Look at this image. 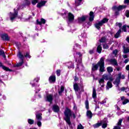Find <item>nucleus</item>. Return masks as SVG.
Listing matches in <instances>:
<instances>
[{"mask_svg": "<svg viewBox=\"0 0 129 129\" xmlns=\"http://www.w3.org/2000/svg\"><path fill=\"white\" fill-rule=\"evenodd\" d=\"M98 67L100 68V72L102 73L105 72V70H104V57H101L97 64H92V71H96L98 70Z\"/></svg>", "mask_w": 129, "mask_h": 129, "instance_id": "nucleus-1", "label": "nucleus"}, {"mask_svg": "<svg viewBox=\"0 0 129 129\" xmlns=\"http://www.w3.org/2000/svg\"><path fill=\"white\" fill-rule=\"evenodd\" d=\"M64 119L66 121V122L69 124V125H71V121L70 117L73 115L74 118H75L76 116H75V114L74 113L72 112V111H71V109L66 108L64 111Z\"/></svg>", "mask_w": 129, "mask_h": 129, "instance_id": "nucleus-2", "label": "nucleus"}, {"mask_svg": "<svg viewBox=\"0 0 129 129\" xmlns=\"http://www.w3.org/2000/svg\"><path fill=\"white\" fill-rule=\"evenodd\" d=\"M124 78H125L124 75H122L121 73L118 74L117 78L113 83L114 84L116 85V87H118V85L120 83V79H124Z\"/></svg>", "mask_w": 129, "mask_h": 129, "instance_id": "nucleus-3", "label": "nucleus"}, {"mask_svg": "<svg viewBox=\"0 0 129 129\" xmlns=\"http://www.w3.org/2000/svg\"><path fill=\"white\" fill-rule=\"evenodd\" d=\"M17 56L19 57L20 59H21V62L18 63L15 67H20V66H22V65L24 64V55L22 54V52H21L20 51H19L17 54Z\"/></svg>", "mask_w": 129, "mask_h": 129, "instance_id": "nucleus-4", "label": "nucleus"}, {"mask_svg": "<svg viewBox=\"0 0 129 129\" xmlns=\"http://www.w3.org/2000/svg\"><path fill=\"white\" fill-rule=\"evenodd\" d=\"M17 17H18V11L14 9V13H12V12L10 13V17L11 21H14Z\"/></svg>", "mask_w": 129, "mask_h": 129, "instance_id": "nucleus-5", "label": "nucleus"}, {"mask_svg": "<svg viewBox=\"0 0 129 129\" xmlns=\"http://www.w3.org/2000/svg\"><path fill=\"white\" fill-rule=\"evenodd\" d=\"M42 114H36V119H37V120H38L37 121V125L38 126L41 127L42 126V122H41L40 121V120H42Z\"/></svg>", "mask_w": 129, "mask_h": 129, "instance_id": "nucleus-6", "label": "nucleus"}, {"mask_svg": "<svg viewBox=\"0 0 129 129\" xmlns=\"http://www.w3.org/2000/svg\"><path fill=\"white\" fill-rule=\"evenodd\" d=\"M126 8V6L125 5H122L119 6L118 7L114 6L112 9L113 10H116L117 11H121V10H123V9H125Z\"/></svg>", "mask_w": 129, "mask_h": 129, "instance_id": "nucleus-7", "label": "nucleus"}, {"mask_svg": "<svg viewBox=\"0 0 129 129\" xmlns=\"http://www.w3.org/2000/svg\"><path fill=\"white\" fill-rule=\"evenodd\" d=\"M109 62L111 63L113 66H117L118 65V63H117V61L115 59H110L109 60Z\"/></svg>", "mask_w": 129, "mask_h": 129, "instance_id": "nucleus-8", "label": "nucleus"}, {"mask_svg": "<svg viewBox=\"0 0 129 129\" xmlns=\"http://www.w3.org/2000/svg\"><path fill=\"white\" fill-rule=\"evenodd\" d=\"M102 26H103V24L102 23L101 21L96 22L95 24V27L96 29H98V30H100V27H102Z\"/></svg>", "mask_w": 129, "mask_h": 129, "instance_id": "nucleus-9", "label": "nucleus"}, {"mask_svg": "<svg viewBox=\"0 0 129 129\" xmlns=\"http://www.w3.org/2000/svg\"><path fill=\"white\" fill-rule=\"evenodd\" d=\"M46 101L50 102V103L53 101V95L51 94H48L46 95Z\"/></svg>", "mask_w": 129, "mask_h": 129, "instance_id": "nucleus-10", "label": "nucleus"}, {"mask_svg": "<svg viewBox=\"0 0 129 129\" xmlns=\"http://www.w3.org/2000/svg\"><path fill=\"white\" fill-rule=\"evenodd\" d=\"M121 100L122 101V103L123 105L126 104V103H128L129 100L127 99H125L124 96L121 97Z\"/></svg>", "mask_w": 129, "mask_h": 129, "instance_id": "nucleus-11", "label": "nucleus"}, {"mask_svg": "<svg viewBox=\"0 0 129 129\" xmlns=\"http://www.w3.org/2000/svg\"><path fill=\"white\" fill-rule=\"evenodd\" d=\"M52 110L54 112H58L59 110H60V108H59V106L57 105H53L52 106Z\"/></svg>", "mask_w": 129, "mask_h": 129, "instance_id": "nucleus-12", "label": "nucleus"}, {"mask_svg": "<svg viewBox=\"0 0 129 129\" xmlns=\"http://www.w3.org/2000/svg\"><path fill=\"white\" fill-rule=\"evenodd\" d=\"M69 21V22H73L74 21V15L71 13H69L68 14Z\"/></svg>", "mask_w": 129, "mask_h": 129, "instance_id": "nucleus-13", "label": "nucleus"}, {"mask_svg": "<svg viewBox=\"0 0 129 129\" xmlns=\"http://www.w3.org/2000/svg\"><path fill=\"white\" fill-rule=\"evenodd\" d=\"M46 5V1H40V3H38L37 5V8H42V7H44Z\"/></svg>", "mask_w": 129, "mask_h": 129, "instance_id": "nucleus-14", "label": "nucleus"}, {"mask_svg": "<svg viewBox=\"0 0 129 129\" xmlns=\"http://www.w3.org/2000/svg\"><path fill=\"white\" fill-rule=\"evenodd\" d=\"M86 18H87V16H82V17H79L78 18L79 23H83L86 20Z\"/></svg>", "mask_w": 129, "mask_h": 129, "instance_id": "nucleus-15", "label": "nucleus"}, {"mask_svg": "<svg viewBox=\"0 0 129 129\" xmlns=\"http://www.w3.org/2000/svg\"><path fill=\"white\" fill-rule=\"evenodd\" d=\"M1 38L3 39V40H4L5 41H9L10 38H9V36L7 34H4L1 35Z\"/></svg>", "mask_w": 129, "mask_h": 129, "instance_id": "nucleus-16", "label": "nucleus"}, {"mask_svg": "<svg viewBox=\"0 0 129 129\" xmlns=\"http://www.w3.org/2000/svg\"><path fill=\"white\" fill-rule=\"evenodd\" d=\"M0 67H2V69H3V70H5V71H10V72L12 71V70L9 69V68L5 66H3L2 62H0Z\"/></svg>", "mask_w": 129, "mask_h": 129, "instance_id": "nucleus-17", "label": "nucleus"}, {"mask_svg": "<svg viewBox=\"0 0 129 129\" xmlns=\"http://www.w3.org/2000/svg\"><path fill=\"white\" fill-rule=\"evenodd\" d=\"M69 69H74V63L72 62H70L67 64Z\"/></svg>", "mask_w": 129, "mask_h": 129, "instance_id": "nucleus-18", "label": "nucleus"}, {"mask_svg": "<svg viewBox=\"0 0 129 129\" xmlns=\"http://www.w3.org/2000/svg\"><path fill=\"white\" fill-rule=\"evenodd\" d=\"M37 23L38 25H41L42 24H43V25H45V24H46V20L42 18L41 19V21H39V19H37Z\"/></svg>", "mask_w": 129, "mask_h": 129, "instance_id": "nucleus-19", "label": "nucleus"}, {"mask_svg": "<svg viewBox=\"0 0 129 129\" xmlns=\"http://www.w3.org/2000/svg\"><path fill=\"white\" fill-rule=\"evenodd\" d=\"M49 82H55L56 81V76L55 75L51 76L49 78Z\"/></svg>", "mask_w": 129, "mask_h": 129, "instance_id": "nucleus-20", "label": "nucleus"}, {"mask_svg": "<svg viewBox=\"0 0 129 129\" xmlns=\"http://www.w3.org/2000/svg\"><path fill=\"white\" fill-rule=\"evenodd\" d=\"M102 123H103V121H101L100 122H98L96 124H95L93 125L94 128H97V127H99V126L102 125Z\"/></svg>", "mask_w": 129, "mask_h": 129, "instance_id": "nucleus-21", "label": "nucleus"}, {"mask_svg": "<svg viewBox=\"0 0 129 129\" xmlns=\"http://www.w3.org/2000/svg\"><path fill=\"white\" fill-rule=\"evenodd\" d=\"M99 85L101 87H104V80L103 79H99L98 80Z\"/></svg>", "mask_w": 129, "mask_h": 129, "instance_id": "nucleus-22", "label": "nucleus"}, {"mask_svg": "<svg viewBox=\"0 0 129 129\" xmlns=\"http://www.w3.org/2000/svg\"><path fill=\"white\" fill-rule=\"evenodd\" d=\"M123 53L126 54L129 52V47H125V46H123Z\"/></svg>", "mask_w": 129, "mask_h": 129, "instance_id": "nucleus-23", "label": "nucleus"}, {"mask_svg": "<svg viewBox=\"0 0 129 129\" xmlns=\"http://www.w3.org/2000/svg\"><path fill=\"white\" fill-rule=\"evenodd\" d=\"M93 20H94V15L92 12H90L89 21L92 22Z\"/></svg>", "mask_w": 129, "mask_h": 129, "instance_id": "nucleus-24", "label": "nucleus"}, {"mask_svg": "<svg viewBox=\"0 0 129 129\" xmlns=\"http://www.w3.org/2000/svg\"><path fill=\"white\" fill-rule=\"evenodd\" d=\"M102 51V47H101V44H99L97 47V52L100 54Z\"/></svg>", "mask_w": 129, "mask_h": 129, "instance_id": "nucleus-25", "label": "nucleus"}, {"mask_svg": "<svg viewBox=\"0 0 129 129\" xmlns=\"http://www.w3.org/2000/svg\"><path fill=\"white\" fill-rule=\"evenodd\" d=\"M87 116L88 118H92V112H91V111L88 110L87 111Z\"/></svg>", "mask_w": 129, "mask_h": 129, "instance_id": "nucleus-26", "label": "nucleus"}, {"mask_svg": "<svg viewBox=\"0 0 129 129\" xmlns=\"http://www.w3.org/2000/svg\"><path fill=\"white\" fill-rule=\"evenodd\" d=\"M121 33V29L118 30L117 33L115 34L114 37L116 39H117L119 36H120V33Z\"/></svg>", "mask_w": 129, "mask_h": 129, "instance_id": "nucleus-27", "label": "nucleus"}, {"mask_svg": "<svg viewBox=\"0 0 129 129\" xmlns=\"http://www.w3.org/2000/svg\"><path fill=\"white\" fill-rule=\"evenodd\" d=\"M129 28V26L128 25H123V26L122 27L121 29H122V31H123V32H126V30H127V29Z\"/></svg>", "mask_w": 129, "mask_h": 129, "instance_id": "nucleus-28", "label": "nucleus"}, {"mask_svg": "<svg viewBox=\"0 0 129 129\" xmlns=\"http://www.w3.org/2000/svg\"><path fill=\"white\" fill-rule=\"evenodd\" d=\"M74 90L76 91V92H77V91H78V90L80 89L79 88V86H78V84L76 83L74 85Z\"/></svg>", "mask_w": 129, "mask_h": 129, "instance_id": "nucleus-29", "label": "nucleus"}, {"mask_svg": "<svg viewBox=\"0 0 129 129\" xmlns=\"http://www.w3.org/2000/svg\"><path fill=\"white\" fill-rule=\"evenodd\" d=\"M111 87H112V84H111V82H108L106 86L107 90H108V89H109V88H111Z\"/></svg>", "mask_w": 129, "mask_h": 129, "instance_id": "nucleus-30", "label": "nucleus"}, {"mask_svg": "<svg viewBox=\"0 0 129 129\" xmlns=\"http://www.w3.org/2000/svg\"><path fill=\"white\" fill-rule=\"evenodd\" d=\"M92 97L94 99L96 98V90H95V88H94L93 89Z\"/></svg>", "mask_w": 129, "mask_h": 129, "instance_id": "nucleus-31", "label": "nucleus"}, {"mask_svg": "<svg viewBox=\"0 0 129 129\" xmlns=\"http://www.w3.org/2000/svg\"><path fill=\"white\" fill-rule=\"evenodd\" d=\"M82 0H75V5L76 7H78V6H80L81 5V2Z\"/></svg>", "mask_w": 129, "mask_h": 129, "instance_id": "nucleus-32", "label": "nucleus"}, {"mask_svg": "<svg viewBox=\"0 0 129 129\" xmlns=\"http://www.w3.org/2000/svg\"><path fill=\"white\" fill-rule=\"evenodd\" d=\"M85 105L86 109H89V102L88 101V99L86 100Z\"/></svg>", "mask_w": 129, "mask_h": 129, "instance_id": "nucleus-33", "label": "nucleus"}, {"mask_svg": "<svg viewBox=\"0 0 129 129\" xmlns=\"http://www.w3.org/2000/svg\"><path fill=\"white\" fill-rule=\"evenodd\" d=\"M101 79L103 80H108V76L107 74H104L102 76Z\"/></svg>", "mask_w": 129, "mask_h": 129, "instance_id": "nucleus-34", "label": "nucleus"}, {"mask_svg": "<svg viewBox=\"0 0 129 129\" xmlns=\"http://www.w3.org/2000/svg\"><path fill=\"white\" fill-rule=\"evenodd\" d=\"M108 19L106 18H104V19H103V20H102L101 21V22H102V24H105L106 23H107V22H108Z\"/></svg>", "mask_w": 129, "mask_h": 129, "instance_id": "nucleus-35", "label": "nucleus"}, {"mask_svg": "<svg viewBox=\"0 0 129 129\" xmlns=\"http://www.w3.org/2000/svg\"><path fill=\"white\" fill-rule=\"evenodd\" d=\"M103 123H102V128H105L107 126V123L106 122H104V120L102 121Z\"/></svg>", "mask_w": 129, "mask_h": 129, "instance_id": "nucleus-36", "label": "nucleus"}, {"mask_svg": "<svg viewBox=\"0 0 129 129\" xmlns=\"http://www.w3.org/2000/svg\"><path fill=\"white\" fill-rule=\"evenodd\" d=\"M107 72H108V73H111V72H112V71H113V69H112V67H109L107 68Z\"/></svg>", "mask_w": 129, "mask_h": 129, "instance_id": "nucleus-37", "label": "nucleus"}, {"mask_svg": "<svg viewBox=\"0 0 129 129\" xmlns=\"http://www.w3.org/2000/svg\"><path fill=\"white\" fill-rule=\"evenodd\" d=\"M95 49H96V47L93 48V49L89 50V53L91 55L92 54H94V52H95Z\"/></svg>", "mask_w": 129, "mask_h": 129, "instance_id": "nucleus-38", "label": "nucleus"}, {"mask_svg": "<svg viewBox=\"0 0 129 129\" xmlns=\"http://www.w3.org/2000/svg\"><path fill=\"white\" fill-rule=\"evenodd\" d=\"M24 58L25 57H28L30 59V58H31V55H30V52H26L25 54H24Z\"/></svg>", "mask_w": 129, "mask_h": 129, "instance_id": "nucleus-39", "label": "nucleus"}, {"mask_svg": "<svg viewBox=\"0 0 129 129\" xmlns=\"http://www.w3.org/2000/svg\"><path fill=\"white\" fill-rule=\"evenodd\" d=\"M64 91V86H61L60 87V90L59 91L58 93L59 94H61V93H62V92H63Z\"/></svg>", "mask_w": 129, "mask_h": 129, "instance_id": "nucleus-40", "label": "nucleus"}, {"mask_svg": "<svg viewBox=\"0 0 129 129\" xmlns=\"http://www.w3.org/2000/svg\"><path fill=\"white\" fill-rule=\"evenodd\" d=\"M105 41H106V39H105V37H102L99 41L100 42V43H104L105 42Z\"/></svg>", "mask_w": 129, "mask_h": 129, "instance_id": "nucleus-41", "label": "nucleus"}, {"mask_svg": "<svg viewBox=\"0 0 129 129\" xmlns=\"http://www.w3.org/2000/svg\"><path fill=\"white\" fill-rule=\"evenodd\" d=\"M28 121L29 124H33L34 123V120L32 119H29Z\"/></svg>", "mask_w": 129, "mask_h": 129, "instance_id": "nucleus-42", "label": "nucleus"}, {"mask_svg": "<svg viewBox=\"0 0 129 129\" xmlns=\"http://www.w3.org/2000/svg\"><path fill=\"white\" fill-rule=\"evenodd\" d=\"M77 129H84V127L81 124H79L78 125Z\"/></svg>", "mask_w": 129, "mask_h": 129, "instance_id": "nucleus-43", "label": "nucleus"}, {"mask_svg": "<svg viewBox=\"0 0 129 129\" xmlns=\"http://www.w3.org/2000/svg\"><path fill=\"white\" fill-rule=\"evenodd\" d=\"M103 49H108L109 47L107 44H103Z\"/></svg>", "mask_w": 129, "mask_h": 129, "instance_id": "nucleus-44", "label": "nucleus"}, {"mask_svg": "<svg viewBox=\"0 0 129 129\" xmlns=\"http://www.w3.org/2000/svg\"><path fill=\"white\" fill-rule=\"evenodd\" d=\"M31 3L33 5V6H35V5H36V4L38 3V0H32Z\"/></svg>", "mask_w": 129, "mask_h": 129, "instance_id": "nucleus-45", "label": "nucleus"}, {"mask_svg": "<svg viewBox=\"0 0 129 129\" xmlns=\"http://www.w3.org/2000/svg\"><path fill=\"white\" fill-rule=\"evenodd\" d=\"M60 73H61V71L60 70H57L56 71V75H57V76H60Z\"/></svg>", "mask_w": 129, "mask_h": 129, "instance_id": "nucleus-46", "label": "nucleus"}, {"mask_svg": "<svg viewBox=\"0 0 129 129\" xmlns=\"http://www.w3.org/2000/svg\"><path fill=\"white\" fill-rule=\"evenodd\" d=\"M101 104H104V103H106V99H105L104 100H103V101H102L100 102Z\"/></svg>", "mask_w": 129, "mask_h": 129, "instance_id": "nucleus-47", "label": "nucleus"}, {"mask_svg": "<svg viewBox=\"0 0 129 129\" xmlns=\"http://www.w3.org/2000/svg\"><path fill=\"white\" fill-rule=\"evenodd\" d=\"M126 17H127V18H129V11H126Z\"/></svg>", "mask_w": 129, "mask_h": 129, "instance_id": "nucleus-48", "label": "nucleus"}, {"mask_svg": "<svg viewBox=\"0 0 129 129\" xmlns=\"http://www.w3.org/2000/svg\"><path fill=\"white\" fill-rule=\"evenodd\" d=\"M128 61H129L128 58H126V59H125V60L123 62H124L125 64H126V63H127V62H128Z\"/></svg>", "mask_w": 129, "mask_h": 129, "instance_id": "nucleus-49", "label": "nucleus"}, {"mask_svg": "<svg viewBox=\"0 0 129 129\" xmlns=\"http://www.w3.org/2000/svg\"><path fill=\"white\" fill-rule=\"evenodd\" d=\"M40 80V78H36L34 79V81H36V82H38Z\"/></svg>", "mask_w": 129, "mask_h": 129, "instance_id": "nucleus-50", "label": "nucleus"}, {"mask_svg": "<svg viewBox=\"0 0 129 129\" xmlns=\"http://www.w3.org/2000/svg\"><path fill=\"white\" fill-rule=\"evenodd\" d=\"M126 88H125V87H122L120 89L121 91H124V90H126Z\"/></svg>", "mask_w": 129, "mask_h": 129, "instance_id": "nucleus-51", "label": "nucleus"}, {"mask_svg": "<svg viewBox=\"0 0 129 129\" xmlns=\"http://www.w3.org/2000/svg\"><path fill=\"white\" fill-rule=\"evenodd\" d=\"M122 57L124 58V59H126V58H127V55L126 54H124L122 55Z\"/></svg>", "mask_w": 129, "mask_h": 129, "instance_id": "nucleus-52", "label": "nucleus"}, {"mask_svg": "<svg viewBox=\"0 0 129 129\" xmlns=\"http://www.w3.org/2000/svg\"><path fill=\"white\" fill-rule=\"evenodd\" d=\"M124 4H129V0H124Z\"/></svg>", "mask_w": 129, "mask_h": 129, "instance_id": "nucleus-53", "label": "nucleus"}, {"mask_svg": "<svg viewBox=\"0 0 129 129\" xmlns=\"http://www.w3.org/2000/svg\"><path fill=\"white\" fill-rule=\"evenodd\" d=\"M116 70H117V71H120V70H121V68L117 67V68H116Z\"/></svg>", "mask_w": 129, "mask_h": 129, "instance_id": "nucleus-54", "label": "nucleus"}, {"mask_svg": "<svg viewBox=\"0 0 129 129\" xmlns=\"http://www.w3.org/2000/svg\"><path fill=\"white\" fill-rule=\"evenodd\" d=\"M113 54H115V55H116V54H117V50H115L113 51Z\"/></svg>", "mask_w": 129, "mask_h": 129, "instance_id": "nucleus-55", "label": "nucleus"}, {"mask_svg": "<svg viewBox=\"0 0 129 129\" xmlns=\"http://www.w3.org/2000/svg\"><path fill=\"white\" fill-rule=\"evenodd\" d=\"M126 41L129 43V36L126 37Z\"/></svg>", "mask_w": 129, "mask_h": 129, "instance_id": "nucleus-56", "label": "nucleus"}, {"mask_svg": "<svg viewBox=\"0 0 129 129\" xmlns=\"http://www.w3.org/2000/svg\"><path fill=\"white\" fill-rule=\"evenodd\" d=\"M73 109H74V110H76V109H77V107L76 106V105H74Z\"/></svg>", "mask_w": 129, "mask_h": 129, "instance_id": "nucleus-57", "label": "nucleus"}, {"mask_svg": "<svg viewBox=\"0 0 129 129\" xmlns=\"http://www.w3.org/2000/svg\"><path fill=\"white\" fill-rule=\"evenodd\" d=\"M5 51H4V50H0V55H2V54H3V53Z\"/></svg>", "mask_w": 129, "mask_h": 129, "instance_id": "nucleus-58", "label": "nucleus"}, {"mask_svg": "<svg viewBox=\"0 0 129 129\" xmlns=\"http://www.w3.org/2000/svg\"><path fill=\"white\" fill-rule=\"evenodd\" d=\"M1 55H2V56H3V57L4 58H6V54H5V51H4V53H2V54H1Z\"/></svg>", "mask_w": 129, "mask_h": 129, "instance_id": "nucleus-59", "label": "nucleus"}, {"mask_svg": "<svg viewBox=\"0 0 129 129\" xmlns=\"http://www.w3.org/2000/svg\"><path fill=\"white\" fill-rule=\"evenodd\" d=\"M121 26H122V24L121 23H118V27L120 28V29H121Z\"/></svg>", "mask_w": 129, "mask_h": 129, "instance_id": "nucleus-60", "label": "nucleus"}, {"mask_svg": "<svg viewBox=\"0 0 129 129\" xmlns=\"http://www.w3.org/2000/svg\"><path fill=\"white\" fill-rule=\"evenodd\" d=\"M78 80V78H77V77L75 76V79H74V81H77Z\"/></svg>", "mask_w": 129, "mask_h": 129, "instance_id": "nucleus-61", "label": "nucleus"}, {"mask_svg": "<svg viewBox=\"0 0 129 129\" xmlns=\"http://www.w3.org/2000/svg\"><path fill=\"white\" fill-rule=\"evenodd\" d=\"M97 108H99V106L96 105V107H95V110L96 111V109H97Z\"/></svg>", "mask_w": 129, "mask_h": 129, "instance_id": "nucleus-62", "label": "nucleus"}, {"mask_svg": "<svg viewBox=\"0 0 129 129\" xmlns=\"http://www.w3.org/2000/svg\"><path fill=\"white\" fill-rule=\"evenodd\" d=\"M76 46L77 47H78L79 48H80V45H79V44H76Z\"/></svg>", "mask_w": 129, "mask_h": 129, "instance_id": "nucleus-63", "label": "nucleus"}, {"mask_svg": "<svg viewBox=\"0 0 129 129\" xmlns=\"http://www.w3.org/2000/svg\"><path fill=\"white\" fill-rule=\"evenodd\" d=\"M77 54L78 55H79L80 56H82L81 53H80V52H78V53H77Z\"/></svg>", "mask_w": 129, "mask_h": 129, "instance_id": "nucleus-64", "label": "nucleus"}]
</instances>
